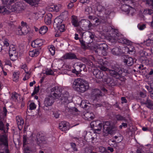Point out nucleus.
Here are the masks:
<instances>
[{
  "mask_svg": "<svg viewBox=\"0 0 153 153\" xmlns=\"http://www.w3.org/2000/svg\"><path fill=\"white\" fill-rule=\"evenodd\" d=\"M116 118L117 120H126L125 117L119 114L116 116Z\"/></svg>",
  "mask_w": 153,
  "mask_h": 153,
  "instance_id": "obj_49",
  "label": "nucleus"
},
{
  "mask_svg": "<svg viewBox=\"0 0 153 153\" xmlns=\"http://www.w3.org/2000/svg\"><path fill=\"white\" fill-rule=\"evenodd\" d=\"M61 90L58 87L52 88L51 91V95H53L55 99H59L61 97Z\"/></svg>",
  "mask_w": 153,
  "mask_h": 153,
  "instance_id": "obj_8",
  "label": "nucleus"
},
{
  "mask_svg": "<svg viewBox=\"0 0 153 153\" xmlns=\"http://www.w3.org/2000/svg\"><path fill=\"white\" fill-rule=\"evenodd\" d=\"M146 4H148L149 5H152L153 8V1L146 0Z\"/></svg>",
  "mask_w": 153,
  "mask_h": 153,
  "instance_id": "obj_63",
  "label": "nucleus"
},
{
  "mask_svg": "<svg viewBox=\"0 0 153 153\" xmlns=\"http://www.w3.org/2000/svg\"><path fill=\"white\" fill-rule=\"evenodd\" d=\"M127 52L130 54H134L135 52V48L133 46H130L127 48Z\"/></svg>",
  "mask_w": 153,
  "mask_h": 153,
  "instance_id": "obj_40",
  "label": "nucleus"
},
{
  "mask_svg": "<svg viewBox=\"0 0 153 153\" xmlns=\"http://www.w3.org/2000/svg\"><path fill=\"white\" fill-rule=\"evenodd\" d=\"M9 10L6 9L4 6H0V12L3 14H8L11 12L19 13L21 10V8L17 5L9 6Z\"/></svg>",
  "mask_w": 153,
  "mask_h": 153,
  "instance_id": "obj_3",
  "label": "nucleus"
},
{
  "mask_svg": "<svg viewBox=\"0 0 153 153\" xmlns=\"http://www.w3.org/2000/svg\"><path fill=\"white\" fill-rule=\"evenodd\" d=\"M64 59H78L76 55L74 53L69 52L66 53L63 56Z\"/></svg>",
  "mask_w": 153,
  "mask_h": 153,
  "instance_id": "obj_16",
  "label": "nucleus"
},
{
  "mask_svg": "<svg viewBox=\"0 0 153 153\" xmlns=\"http://www.w3.org/2000/svg\"><path fill=\"white\" fill-rule=\"evenodd\" d=\"M107 45L105 43L100 44H97L95 47V52L97 54L100 56L101 54V51L102 49L106 48Z\"/></svg>",
  "mask_w": 153,
  "mask_h": 153,
  "instance_id": "obj_12",
  "label": "nucleus"
},
{
  "mask_svg": "<svg viewBox=\"0 0 153 153\" xmlns=\"http://www.w3.org/2000/svg\"><path fill=\"white\" fill-rule=\"evenodd\" d=\"M79 42L80 43L81 46L82 48H85L86 47L85 42L84 41L83 39H79Z\"/></svg>",
  "mask_w": 153,
  "mask_h": 153,
  "instance_id": "obj_50",
  "label": "nucleus"
},
{
  "mask_svg": "<svg viewBox=\"0 0 153 153\" xmlns=\"http://www.w3.org/2000/svg\"><path fill=\"white\" fill-rule=\"evenodd\" d=\"M43 45L42 40V39H37L32 42L31 46L35 48H38Z\"/></svg>",
  "mask_w": 153,
  "mask_h": 153,
  "instance_id": "obj_15",
  "label": "nucleus"
},
{
  "mask_svg": "<svg viewBox=\"0 0 153 153\" xmlns=\"http://www.w3.org/2000/svg\"><path fill=\"white\" fill-rule=\"evenodd\" d=\"M143 104L146 105V107L150 109H152L153 106V102L148 98L143 103Z\"/></svg>",
  "mask_w": 153,
  "mask_h": 153,
  "instance_id": "obj_28",
  "label": "nucleus"
},
{
  "mask_svg": "<svg viewBox=\"0 0 153 153\" xmlns=\"http://www.w3.org/2000/svg\"><path fill=\"white\" fill-rule=\"evenodd\" d=\"M4 45L6 46V47L8 46L9 45L8 42V40L7 39H5L3 42Z\"/></svg>",
  "mask_w": 153,
  "mask_h": 153,
  "instance_id": "obj_62",
  "label": "nucleus"
},
{
  "mask_svg": "<svg viewBox=\"0 0 153 153\" xmlns=\"http://www.w3.org/2000/svg\"><path fill=\"white\" fill-rule=\"evenodd\" d=\"M85 11L86 12L88 13L89 14L90 13H92V9L90 7L87 6L85 7Z\"/></svg>",
  "mask_w": 153,
  "mask_h": 153,
  "instance_id": "obj_46",
  "label": "nucleus"
},
{
  "mask_svg": "<svg viewBox=\"0 0 153 153\" xmlns=\"http://www.w3.org/2000/svg\"><path fill=\"white\" fill-rule=\"evenodd\" d=\"M137 27L139 29L142 30L146 27V25L144 24L140 23L138 25Z\"/></svg>",
  "mask_w": 153,
  "mask_h": 153,
  "instance_id": "obj_45",
  "label": "nucleus"
},
{
  "mask_svg": "<svg viewBox=\"0 0 153 153\" xmlns=\"http://www.w3.org/2000/svg\"><path fill=\"white\" fill-rule=\"evenodd\" d=\"M54 9L55 5H51V6H49L48 8V10L49 11H54Z\"/></svg>",
  "mask_w": 153,
  "mask_h": 153,
  "instance_id": "obj_58",
  "label": "nucleus"
},
{
  "mask_svg": "<svg viewBox=\"0 0 153 153\" xmlns=\"http://www.w3.org/2000/svg\"><path fill=\"white\" fill-rule=\"evenodd\" d=\"M43 73L47 75H53L54 73L53 71L51 69L47 68L45 70L43 71Z\"/></svg>",
  "mask_w": 153,
  "mask_h": 153,
  "instance_id": "obj_34",
  "label": "nucleus"
},
{
  "mask_svg": "<svg viewBox=\"0 0 153 153\" xmlns=\"http://www.w3.org/2000/svg\"><path fill=\"white\" fill-rule=\"evenodd\" d=\"M110 32H111V33L110 34V35L114 36V37H118L120 35V34L118 32L117 30L112 28L111 30L110 31Z\"/></svg>",
  "mask_w": 153,
  "mask_h": 153,
  "instance_id": "obj_32",
  "label": "nucleus"
},
{
  "mask_svg": "<svg viewBox=\"0 0 153 153\" xmlns=\"http://www.w3.org/2000/svg\"><path fill=\"white\" fill-rule=\"evenodd\" d=\"M19 72H14L13 74V80L17 82L19 78Z\"/></svg>",
  "mask_w": 153,
  "mask_h": 153,
  "instance_id": "obj_42",
  "label": "nucleus"
},
{
  "mask_svg": "<svg viewBox=\"0 0 153 153\" xmlns=\"http://www.w3.org/2000/svg\"><path fill=\"white\" fill-rule=\"evenodd\" d=\"M55 99L52 95H49L48 97H46L44 101V106L42 107L43 109L45 110L48 111L49 109L48 107L51 106L54 101Z\"/></svg>",
  "mask_w": 153,
  "mask_h": 153,
  "instance_id": "obj_5",
  "label": "nucleus"
},
{
  "mask_svg": "<svg viewBox=\"0 0 153 153\" xmlns=\"http://www.w3.org/2000/svg\"><path fill=\"white\" fill-rule=\"evenodd\" d=\"M30 109L31 110H34L36 108V105L34 102H31L29 105Z\"/></svg>",
  "mask_w": 153,
  "mask_h": 153,
  "instance_id": "obj_51",
  "label": "nucleus"
},
{
  "mask_svg": "<svg viewBox=\"0 0 153 153\" xmlns=\"http://www.w3.org/2000/svg\"><path fill=\"white\" fill-rule=\"evenodd\" d=\"M112 12V10L109 8L105 9L103 12L104 14H103L102 15H100V18L102 19V22H106L108 19L109 18V14Z\"/></svg>",
  "mask_w": 153,
  "mask_h": 153,
  "instance_id": "obj_10",
  "label": "nucleus"
},
{
  "mask_svg": "<svg viewBox=\"0 0 153 153\" xmlns=\"http://www.w3.org/2000/svg\"><path fill=\"white\" fill-rule=\"evenodd\" d=\"M106 50V48L102 49V50L101 51V54L100 55V56H106L107 54Z\"/></svg>",
  "mask_w": 153,
  "mask_h": 153,
  "instance_id": "obj_56",
  "label": "nucleus"
},
{
  "mask_svg": "<svg viewBox=\"0 0 153 153\" xmlns=\"http://www.w3.org/2000/svg\"><path fill=\"white\" fill-rule=\"evenodd\" d=\"M100 69L102 71H107L109 73L111 76L119 78L121 75L122 74V70H121L122 68H113L112 70H110L108 68H100Z\"/></svg>",
  "mask_w": 153,
  "mask_h": 153,
  "instance_id": "obj_4",
  "label": "nucleus"
},
{
  "mask_svg": "<svg viewBox=\"0 0 153 153\" xmlns=\"http://www.w3.org/2000/svg\"><path fill=\"white\" fill-rule=\"evenodd\" d=\"M22 29L21 26H19L18 27L16 31V33L18 35H23V33L22 31Z\"/></svg>",
  "mask_w": 153,
  "mask_h": 153,
  "instance_id": "obj_44",
  "label": "nucleus"
},
{
  "mask_svg": "<svg viewBox=\"0 0 153 153\" xmlns=\"http://www.w3.org/2000/svg\"><path fill=\"white\" fill-rule=\"evenodd\" d=\"M103 132L105 133L106 135L108 134L113 133V127L111 125L110 121H105L102 124Z\"/></svg>",
  "mask_w": 153,
  "mask_h": 153,
  "instance_id": "obj_7",
  "label": "nucleus"
},
{
  "mask_svg": "<svg viewBox=\"0 0 153 153\" xmlns=\"http://www.w3.org/2000/svg\"><path fill=\"white\" fill-rule=\"evenodd\" d=\"M84 35L86 36L88 38V39H90L91 40H90L89 42L87 43H89L92 42L94 37V34L90 31L86 32L85 33H84Z\"/></svg>",
  "mask_w": 153,
  "mask_h": 153,
  "instance_id": "obj_27",
  "label": "nucleus"
},
{
  "mask_svg": "<svg viewBox=\"0 0 153 153\" xmlns=\"http://www.w3.org/2000/svg\"><path fill=\"white\" fill-rule=\"evenodd\" d=\"M92 151L91 149L88 148H86L85 149V153H91Z\"/></svg>",
  "mask_w": 153,
  "mask_h": 153,
  "instance_id": "obj_64",
  "label": "nucleus"
},
{
  "mask_svg": "<svg viewBox=\"0 0 153 153\" xmlns=\"http://www.w3.org/2000/svg\"><path fill=\"white\" fill-rule=\"evenodd\" d=\"M114 36H111V35L107 37V39L111 42L114 43L117 40V37H114Z\"/></svg>",
  "mask_w": 153,
  "mask_h": 153,
  "instance_id": "obj_39",
  "label": "nucleus"
},
{
  "mask_svg": "<svg viewBox=\"0 0 153 153\" xmlns=\"http://www.w3.org/2000/svg\"><path fill=\"white\" fill-rule=\"evenodd\" d=\"M79 26L83 30H90L93 26L91 22L88 20L82 19L79 22Z\"/></svg>",
  "mask_w": 153,
  "mask_h": 153,
  "instance_id": "obj_6",
  "label": "nucleus"
},
{
  "mask_svg": "<svg viewBox=\"0 0 153 153\" xmlns=\"http://www.w3.org/2000/svg\"><path fill=\"white\" fill-rule=\"evenodd\" d=\"M16 120L18 126H22L24 124V121L19 116H16Z\"/></svg>",
  "mask_w": 153,
  "mask_h": 153,
  "instance_id": "obj_33",
  "label": "nucleus"
},
{
  "mask_svg": "<svg viewBox=\"0 0 153 153\" xmlns=\"http://www.w3.org/2000/svg\"><path fill=\"white\" fill-rule=\"evenodd\" d=\"M24 153H34L35 149L28 146H24Z\"/></svg>",
  "mask_w": 153,
  "mask_h": 153,
  "instance_id": "obj_29",
  "label": "nucleus"
},
{
  "mask_svg": "<svg viewBox=\"0 0 153 153\" xmlns=\"http://www.w3.org/2000/svg\"><path fill=\"white\" fill-rule=\"evenodd\" d=\"M123 35H120L117 38L118 42L126 45H130L131 43V41L126 39L123 37Z\"/></svg>",
  "mask_w": 153,
  "mask_h": 153,
  "instance_id": "obj_17",
  "label": "nucleus"
},
{
  "mask_svg": "<svg viewBox=\"0 0 153 153\" xmlns=\"http://www.w3.org/2000/svg\"><path fill=\"white\" fill-rule=\"evenodd\" d=\"M144 43L147 46H149L152 45V44L153 43V41H152L149 38Z\"/></svg>",
  "mask_w": 153,
  "mask_h": 153,
  "instance_id": "obj_48",
  "label": "nucleus"
},
{
  "mask_svg": "<svg viewBox=\"0 0 153 153\" xmlns=\"http://www.w3.org/2000/svg\"><path fill=\"white\" fill-rule=\"evenodd\" d=\"M70 144L71 147L73 148L74 151H77L78 150L76 148V144L74 143H71Z\"/></svg>",
  "mask_w": 153,
  "mask_h": 153,
  "instance_id": "obj_55",
  "label": "nucleus"
},
{
  "mask_svg": "<svg viewBox=\"0 0 153 153\" xmlns=\"http://www.w3.org/2000/svg\"><path fill=\"white\" fill-rule=\"evenodd\" d=\"M123 62L125 65L130 66L134 64V60L131 57H126V59H124Z\"/></svg>",
  "mask_w": 153,
  "mask_h": 153,
  "instance_id": "obj_22",
  "label": "nucleus"
},
{
  "mask_svg": "<svg viewBox=\"0 0 153 153\" xmlns=\"http://www.w3.org/2000/svg\"><path fill=\"white\" fill-rule=\"evenodd\" d=\"M27 136L26 135H24L23 137V145L24 146L26 144V143L27 141Z\"/></svg>",
  "mask_w": 153,
  "mask_h": 153,
  "instance_id": "obj_61",
  "label": "nucleus"
},
{
  "mask_svg": "<svg viewBox=\"0 0 153 153\" xmlns=\"http://www.w3.org/2000/svg\"><path fill=\"white\" fill-rule=\"evenodd\" d=\"M102 126V123H97V125H96L94 128L93 129L94 132V133H97L98 134L100 133Z\"/></svg>",
  "mask_w": 153,
  "mask_h": 153,
  "instance_id": "obj_21",
  "label": "nucleus"
},
{
  "mask_svg": "<svg viewBox=\"0 0 153 153\" xmlns=\"http://www.w3.org/2000/svg\"><path fill=\"white\" fill-rule=\"evenodd\" d=\"M105 8L103 6L101 5H99L97 7V10L98 11L100 12L103 13Z\"/></svg>",
  "mask_w": 153,
  "mask_h": 153,
  "instance_id": "obj_47",
  "label": "nucleus"
},
{
  "mask_svg": "<svg viewBox=\"0 0 153 153\" xmlns=\"http://www.w3.org/2000/svg\"><path fill=\"white\" fill-rule=\"evenodd\" d=\"M45 134L41 132L38 133L36 135V143L38 145L41 146L45 143Z\"/></svg>",
  "mask_w": 153,
  "mask_h": 153,
  "instance_id": "obj_9",
  "label": "nucleus"
},
{
  "mask_svg": "<svg viewBox=\"0 0 153 153\" xmlns=\"http://www.w3.org/2000/svg\"><path fill=\"white\" fill-rule=\"evenodd\" d=\"M71 23L72 25L75 27L79 26V22H78L77 16L73 15L71 16Z\"/></svg>",
  "mask_w": 153,
  "mask_h": 153,
  "instance_id": "obj_25",
  "label": "nucleus"
},
{
  "mask_svg": "<svg viewBox=\"0 0 153 153\" xmlns=\"http://www.w3.org/2000/svg\"><path fill=\"white\" fill-rule=\"evenodd\" d=\"M145 87L148 91L150 94H153V89L148 86H146Z\"/></svg>",
  "mask_w": 153,
  "mask_h": 153,
  "instance_id": "obj_52",
  "label": "nucleus"
},
{
  "mask_svg": "<svg viewBox=\"0 0 153 153\" xmlns=\"http://www.w3.org/2000/svg\"><path fill=\"white\" fill-rule=\"evenodd\" d=\"M30 5L32 6L37 4L39 0H24Z\"/></svg>",
  "mask_w": 153,
  "mask_h": 153,
  "instance_id": "obj_37",
  "label": "nucleus"
},
{
  "mask_svg": "<svg viewBox=\"0 0 153 153\" xmlns=\"http://www.w3.org/2000/svg\"><path fill=\"white\" fill-rule=\"evenodd\" d=\"M18 96V94L15 92L12 93L11 96V98L13 100H17Z\"/></svg>",
  "mask_w": 153,
  "mask_h": 153,
  "instance_id": "obj_53",
  "label": "nucleus"
},
{
  "mask_svg": "<svg viewBox=\"0 0 153 153\" xmlns=\"http://www.w3.org/2000/svg\"><path fill=\"white\" fill-rule=\"evenodd\" d=\"M100 152L103 153H107L108 152L106 150L105 148L103 147H100L99 148Z\"/></svg>",
  "mask_w": 153,
  "mask_h": 153,
  "instance_id": "obj_59",
  "label": "nucleus"
},
{
  "mask_svg": "<svg viewBox=\"0 0 153 153\" xmlns=\"http://www.w3.org/2000/svg\"><path fill=\"white\" fill-rule=\"evenodd\" d=\"M67 122L63 121L59 123V128L62 131H65L68 129L67 126Z\"/></svg>",
  "mask_w": 153,
  "mask_h": 153,
  "instance_id": "obj_24",
  "label": "nucleus"
},
{
  "mask_svg": "<svg viewBox=\"0 0 153 153\" xmlns=\"http://www.w3.org/2000/svg\"><path fill=\"white\" fill-rule=\"evenodd\" d=\"M71 97L69 93L67 92H65L62 96L61 95L60 98L59 99L61 101L62 103L63 104L68 103L71 101Z\"/></svg>",
  "mask_w": 153,
  "mask_h": 153,
  "instance_id": "obj_11",
  "label": "nucleus"
},
{
  "mask_svg": "<svg viewBox=\"0 0 153 153\" xmlns=\"http://www.w3.org/2000/svg\"><path fill=\"white\" fill-rule=\"evenodd\" d=\"M98 121H93L90 124L91 127L92 128H94L97 125V123Z\"/></svg>",
  "mask_w": 153,
  "mask_h": 153,
  "instance_id": "obj_54",
  "label": "nucleus"
},
{
  "mask_svg": "<svg viewBox=\"0 0 153 153\" xmlns=\"http://www.w3.org/2000/svg\"><path fill=\"white\" fill-rule=\"evenodd\" d=\"M53 114L54 117L56 118H58L59 117L60 113L59 111H55L53 113Z\"/></svg>",
  "mask_w": 153,
  "mask_h": 153,
  "instance_id": "obj_60",
  "label": "nucleus"
},
{
  "mask_svg": "<svg viewBox=\"0 0 153 153\" xmlns=\"http://www.w3.org/2000/svg\"><path fill=\"white\" fill-rule=\"evenodd\" d=\"M52 15L51 13H49L45 16V22L47 25H50L51 23V18Z\"/></svg>",
  "mask_w": 153,
  "mask_h": 153,
  "instance_id": "obj_26",
  "label": "nucleus"
},
{
  "mask_svg": "<svg viewBox=\"0 0 153 153\" xmlns=\"http://www.w3.org/2000/svg\"><path fill=\"white\" fill-rule=\"evenodd\" d=\"M92 94V97L95 100H97L100 97L102 96L101 91L98 89L93 90Z\"/></svg>",
  "mask_w": 153,
  "mask_h": 153,
  "instance_id": "obj_14",
  "label": "nucleus"
},
{
  "mask_svg": "<svg viewBox=\"0 0 153 153\" xmlns=\"http://www.w3.org/2000/svg\"><path fill=\"white\" fill-rule=\"evenodd\" d=\"M39 30L40 34H44L47 31L48 28L46 26H42L40 28Z\"/></svg>",
  "mask_w": 153,
  "mask_h": 153,
  "instance_id": "obj_36",
  "label": "nucleus"
},
{
  "mask_svg": "<svg viewBox=\"0 0 153 153\" xmlns=\"http://www.w3.org/2000/svg\"><path fill=\"white\" fill-rule=\"evenodd\" d=\"M29 26H23L21 27L22 31V32L23 35H25L27 34L29 32V30L28 28Z\"/></svg>",
  "mask_w": 153,
  "mask_h": 153,
  "instance_id": "obj_38",
  "label": "nucleus"
},
{
  "mask_svg": "<svg viewBox=\"0 0 153 153\" xmlns=\"http://www.w3.org/2000/svg\"><path fill=\"white\" fill-rule=\"evenodd\" d=\"M0 131L2 134L6 133L5 127L1 119L0 118Z\"/></svg>",
  "mask_w": 153,
  "mask_h": 153,
  "instance_id": "obj_30",
  "label": "nucleus"
},
{
  "mask_svg": "<svg viewBox=\"0 0 153 153\" xmlns=\"http://www.w3.org/2000/svg\"><path fill=\"white\" fill-rule=\"evenodd\" d=\"M68 12L67 11H65L62 12L61 15L59 16L61 19H66L68 18Z\"/></svg>",
  "mask_w": 153,
  "mask_h": 153,
  "instance_id": "obj_41",
  "label": "nucleus"
},
{
  "mask_svg": "<svg viewBox=\"0 0 153 153\" xmlns=\"http://www.w3.org/2000/svg\"><path fill=\"white\" fill-rule=\"evenodd\" d=\"M82 70V69H79V70H76L75 69H74L72 70V72L76 74V75H78L80 73V72H81Z\"/></svg>",
  "mask_w": 153,
  "mask_h": 153,
  "instance_id": "obj_57",
  "label": "nucleus"
},
{
  "mask_svg": "<svg viewBox=\"0 0 153 153\" xmlns=\"http://www.w3.org/2000/svg\"><path fill=\"white\" fill-rule=\"evenodd\" d=\"M9 53L10 59L12 60H14L13 57H15L17 56L16 53V48L13 45H10L9 47Z\"/></svg>",
  "mask_w": 153,
  "mask_h": 153,
  "instance_id": "obj_13",
  "label": "nucleus"
},
{
  "mask_svg": "<svg viewBox=\"0 0 153 153\" xmlns=\"http://www.w3.org/2000/svg\"><path fill=\"white\" fill-rule=\"evenodd\" d=\"M63 19L58 16L55 19L53 25L56 27L59 26V25L63 24Z\"/></svg>",
  "mask_w": 153,
  "mask_h": 153,
  "instance_id": "obj_23",
  "label": "nucleus"
},
{
  "mask_svg": "<svg viewBox=\"0 0 153 153\" xmlns=\"http://www.w3.org/2000/svg\"><path fill=\"white\" fill-rule=\"evenodd\" d=\"M41 48H38L34 49L32 51H30L29 52V55L31 57H36L41 51Z\"/></svg>",
  "mask_w": 153,
  "mask_h": 153,
  "instance_id": "obj_19",
  "label": "nucleus"
},
{
  "mask_svg": "<svg viewBox=\"0 0 153 153\" xmlns=\"http://www.w3.org/2000/svg\"><path fill=\"white\" fill-rule=\"evenodd\" d=\"M0 153H10L8 138L5 135L0 134Z\"/></svg>",
  "mask_w": 153,
  "mask_h": 153,
  "instance_id": "obj_2",
  "label": "nucleus"
},
{
  "mask_svg": "<svg viewBox=\"0 0 153 153\" xmlns=\"http://www.w3.org/2000/svg\"><path fill=\"white\" fill-rule=\"evenodd\" d=\"M65 25L63 24L60 25H59V26L56 27L57 28V29H58L60 32H63L65 30Z\"/></svg>",
  "mask_w": 153,
  "mask_h": 153,
  "instance_id": "obj_43",
  "label": "nucleus"
},
{
  "mask_svg": "<svg viewBox=\"0 0 153 153\" xmlns=\"http://www.w3.org/2000/svg\"><path fill=\"white\" fill-rule=\"evenodd\" d=\"M83 134L85 135L84 136L85 140L86 141H89L91 138L92 135L89 133H87V131H85L83 133Z\"/></svg>",
  "mask_w": 153,
  "mask_h": 153,
  "instance_id": "obj_31",
  "label": "nucleus"
},
{
  "mask_svg": "<svg viewBox=\"0 0 153 153\" xmlns=\"http://www.w3.org/2000/svg\"><path fill=\"white\" fill-rule=\"evenodd\" d=\"M73 87L78 92L83 93L88 89L89 85L88 83H84L82 79L78 78L74 81Z\"/></svg>",
  "mask_w": 153,
  "mask_h": 153,
  "instance_id": "obj_1",
  "label": "nucleus"
},
{
  "mask_svg": "<svg viewBox=\"0 0 153 153\" xmlns=\"http://www.w3.org/2000/svg\"><path fill=\"white\" fill-rule=\"evenodd\" d=\"M129 8L130 7L128 5L125 4L121 6V9L123 11L129 13L130 11V10H129Z\"/></svg>",
  "mask_w": 153,
  "mask_h": 153,
  "instance_id": "obj_35",
  "label": "nucleus"
},
{
  "mask_svg": "<svg viewBox=\"0 0 153 153\" xmlns=\"http://www.w3.org/2000/svg\"><path fill=\"white\" fill-rule=\"evenodd\" d=\"M111 53L115 55L119 56L122 54L121 49L119 47H115L111 49Z\"/></svg>",
  "mask_w": 153,
  "mask_h": 153,
  "instance_id": "obj_20",
  "label": "nucleus"
},
{
  "mask_svg": "<svg viewBox=\"0 0 153 153\" xmlns=\"http://www.w3.org/2000/svg\"><path fill=\"white\" fill-rule=\"evenodd\" d=\"M101 71L97 68L94 69L93 73L94 75L98 79H102L103 78L104 76L103 72Z\"/></svg>",
  "mask_w": 153,
  "mask_h": 153,
  "instance_id": "obj_18",
  "label": "nucleus"
}]
</instances>
